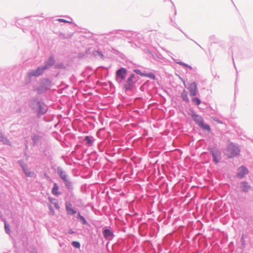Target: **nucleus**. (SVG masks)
<instances>
[{
	"label": "nucleus",
	"instance_id": "nucleus-1",
	"mask_svg": "<svg viewBox=\"0 0 253 253\" xmlns=\"http://www.w3.org/2000/svg\"><path fill=\"white\" fill-rule=\"evenodd\" d=\"M240 152L239 148L235 145L234 144H230L229 145L226 152V155L228 157L232 158L238 155Z\"/></svg>",
	"mask_w": 253,
	"mask_h": 253
},
{
	"label": "nucleus",
	"instance_id": "nucleus-2",
	"mask_svg": "<svg viewBox=\"0 0 253 253\" xmlns=\"http://www.w3.org/2000/svg\"><path fill=\"white\" fill-rule=\"evenodd\" d=\"M127 74L126 70L124 68H121L116 72V80L119 83L123 82L126 79Z\"/></svg>",
	"mask_w": 253,
	"mask_h": 253
},
{
	"label": "nucleus",
	"instance_id": "nucleus-3",
	"mask_svg": "<svg viewBox=\"0 0 253 253\" xmlns=\"http://www.w3.org/2000/svg\"><path fill=\"white\" fill-rule=\"evenodd\" d=\"M48 68V66L46 65L44 67L42 68H39L33 71L29 74L30 76H38L42 74L44 70Z\"/></svg>",
	"mask_w": 253,
	"mask_h": 253
},
{
	"label": "nucleus",
	"instance_id": "nucleus-4",
	"mask_svg": "<svg viewBox=\"0 0 253 253\" xmlns=\"http://www.w3.org/2000/svg\"><path fill=\"white\" fill-rule=\"evenodd\" d=\"M135 77V75L132 74L130 75L129 78L127 79L126 84H125V87L126 90H130L132 88L133 85V79Z\"/></svg>",
	"mask_w": 253,
	"mask_h": 253
},
{
	"label": "nucleus",
	"instance_id": "nucleus-5",
	"mask_svg": "<svg viewBox=\"0 0 253 253\" xmlns=\"http://www.w3.org/2000/svg\"><path fill=\"white\" fill-rule=\"evenodd\" d=\"M190 94L191 96H195L197 94L198 88L197 85L195 82L191 83L189 87Z\"/></svg>",
	"mask_w": 253,
	"mask_h": 253
},
{
	"label": "nucleus",
	"instance_id": "nucleus-6",
	"mask_svg": "<svg viewBox=\"0 0 253 253\" xmlns=\"http://www.w3.org/2000/svg\"><path fill=\"white\" fill-rule=\"evenodd\" d=\"M248 172V170L247 168L242 167L239 168V172L237 174V176L238 177L242 178L243 177L245 174H246Z\"/></svg>",
	"mask_w": 253,
	"mask_h": 253
},
{
	"label": "nucleus",
	"instance_id": "nucleus-7",
	"mask_svg": "<svg viewBox=\"0 0 253 253\" xmlns=\"http://www.w3.org/2000/svg\"><path fill=\"white\" fill-rule=\"evenodd\" d=\"M65 205L66 211L68 214L72 215L76 213V211L72 208V205L69 202H66Z\"/></svg>",
	"mask_w": 253,
	"mask_h": 253
},
{
	"label": "nucleus",
	"instance_id": "nucleus-8",
	"mask_svg": "<svg viewBox=\"0 0 253 253\" xmlns=\"http://www.w3.org/2000/svg\"><path fill=\"white\" fill-rule=\"evenodd\" d=\"M250 188V186L247 182L241 183V189L244 192H247Z\"/></svg>",
	"mask_w": 253,
	"mask_h": 253
},
{
	"label": "nucleus",
	"instance_id": "nucleus-9",
	"mask_svg": "<svg viewBox=\"0 0 253 253\" xmlns=\"http://www.w3.org/2000/svg\"><path fill=\"white\" fill-rule=\"evenodd\" d=\"M193 118L194 120L198 124V125H199L203 122V119L198 115H194L193 116Z\"/></svg>",
	"mask_w": 253,
	"mask_h": 253
},
{
	"label": "nucleus",
	"instance_id": "nucleus-10",
	"mask_svg": "<svg viewBox=\"0 0 253 253\" xmlns=\"http://www.w3.org/2000/svg\"><path fill=\"white\" fill-rule=\"evenodd\" d=\"M0 141L3 142L4 144H9V141L6 138H5L2 133L0 132Z\"/></svg>",
	"mask_w": 253,
	"mask_h": 253
},
{
	"label": "nucleus",
	"instance_id": "nucleus-11",
	"mask_svg": "<svg viewBox=\"0 0 253 253\" xmlns=\"http://www.w3.org/2000/svg\"><path fill=\"white\" fill-rule=\"evenodd\" d=\"M181 97L183 99V100L186 101V102H188L189 101V99H188V93L185 90H184L183 91V92H182L181 93Z\"/></svg>",
	"mask_w": 253,
	"mask_h": 253
},
{
	"label": "nucleus",
	"instance_id": "nucleus-12",
	"mask_svg": "<svg viewBox=\"0 0 253 253\" xmlns=\"http://www.w3.org/2000/svg\"><path fill=\"white\" fill-rule=\"evenodd\" d=\"M103 235H104V237L106 238H108L110 236H112L113 235V233H112V232H111L110 231V230H109L108 229H105L104 230Z\"/></svg>",
	"mask_w": 253,
	"mask_h": 253
},
{
	"label": "nucleus",
	"instance_id": "nucleus-13",
	"mask_svg": "<svg viewBox=\"0 0 253 253\" xmlns=\"http://www.w3.org/2000/svg\"><path fill=\"white\" fill-rule=\"evenodd\" d=\"M52 192L53 194L55 195H58L59 194L58 192V186L56 183H54Z\"/></svg>",
	"mask_w": 253,
	"mask_h": 253
},
{
	"label": "nucleus",
	"instance_id": "nucleus-14",
	"mask_svg": "<svg viewBox=\"0 0 253 253\" xmlns=\"http://www.w3.org/2000/svg\"><path fill=\"white\" fill-rule=\"evenodd\" d=\"M200 127H201L203 129L208 130L209 132L210 131L211 128L210 126L208 125L205 124L204 122H203L201 124L199 125Z\"/></svg>",
	"mask_w": 253,
	"mask_h": 253
},
{
	"label": "nucleus",
	"instance_id": "nucleus-15",
	"mask_svg": "<svg viewBox=\"0 0 253 253\" xmlns=\"http://www.w3.org/2000/svg\"><path fill=\"white\" fill-rule=\"evenodd\" d=\"M23 169L25 174L28 176H31L33 174V172L32 171H30L29 169H27L25 167H23Z\"/></svg>",
	"mask_w": 253,
	"mask_h": 253
},
{
	"label": "nucleus",
	"instance_id": "nucleus-16",
	"mask_svg": "<svg viewBox=\"0 0 253 253\" xmlns=\"http://www.w3.org/2000/svg\"><path fill=\"white\" fill-rule=\"evenodd\" d=\"M4 229L7 233L9 234L10 232V230L9 228V225L6 223V222L4 221Z\"/></svg>",
	"mask_w": 253,
	"mask_h": 253
},
{
	"label": "nucleus",
	"instance_id": "nucleus-17",
	"mask_svg": "<svg viewBox=\"0 0 253 253\" xmlns=\"http://www.w3.org/2000/svg\"><path fill=\"white\" fill-rule=\"evenodd\" d=\"M84 140L86 141V143L89 145H91L92 144V141L91 140L89 136H86L84 138Z\"/></svg>",
	"mask_w": 253,
	"mask_h": 253
},
{
	"label": "nucleus",
	"instance_id": "nucleus-18",
	"mask_svg": "<svg viewBox=\"0 0 253 253\" xmlns=\"http://www.w3.org/2000/svg\"><path fill=\"white\" fill-rule=\"evenodd\" d=\"M59 174L62 179L64 181H67V176L65 173L63 171H60Z\"/></svg>",
	"mask_w": 253,
	"mask_h": 253
},
{
	"label": "nucleus",
	"instance_id": "nucleus-19",
	"mask_svg": "<svg viewBox=\"0 0 253 253\" xmlns=\"http://www.w3.org/2000/svg\"><path fill=\"white\" fill-rule=\"evenodd\" d=\"M192 101L196 105H199L201 103V100L197 97H195L192 99Z\"/></svg>",
	"mask_w": 253,
	"mask_h": 253
},
{
	"label": "nucleus",
	"instance_id": "nucleus-20",
	"mask_svg": "<svg viewBox=\"0 0 253 253\" xmlns=\"http://www.w3.org/2000/svg\"><path fill=\"white\" fill-rule=\"evenodd\" d=\"M72 244L76 248H79L80 247V244L79 242L73 241Z\"/></svg>",
	"mask_w": 253,
	"mask_h": 253
},
{
	"label": "nucleus",
	"instance_id": "nucleus-21",
	"mask_svg": "<svg viewBox=\"0 0 253 253\" xmlns=\"http://www.w3.org/2000/svg\"><path fill=\"white\" fill-rule=\"evenodd\" d=\"M145 77H148L153 80L155 79V75L153 73L145 74Z\"/></svg>",
	"mask_w": 253,
	"mask_h": 253
},
{
	"label": "nucleus",
	"instance_id": "nucleus-22",
	"mask_svg": "<svg viewBox=\"0 0 253 253\" xmlns=\"http://www.w3.org/2000/svg\"><path fill=\"white\" fill-rule=\"evenodd\" d=\"M212 155L213 158V161L216 164L218 162L219 159L217 158V157L215 154H214L213 152H212Z\"/></svg>",
	"mask_w": 253,
	"mask_h": 253
},
{
	"label": "nucleus",
	"instance_id": "nucleus-23",
	"mask_svg": "<svg viewBox=\"0 0 253 253\" xmlns=\"http://www.w3.org/2000/svg\"><path fill=\"white\" fill-rule=\"evenodd\" d=\"M78 215L79 218H80V219L83 222V223L84 224H86V221L85 219H84V218L83 216H82L80 214V213H78Z\"/></svg>",
	"mask_w": 253,
	"mask_h": 253
},
{
	"label": "nucleus",
	"instance_id": "nucleus-24",
	"mask_svg": "<svg viewBox=\"0 0 253 253\" xmlns=\"http://www.w3.org/2000/svg\"><path fill=\"white\" fill-rule=\"evenodd\" d=\"M134 72L138 74V75H140V76H143V77H145V74H144V73H142V72H141V71L139 70H134Z\"/></svg>",
	"mask_w": 253,
	"mask_h": 253
},
{
	"label": "nucleus",
	"instance_id": "nucleus-25",
	"mask_svg": "<svg viewBox=\"0 0 253 253\" xmlns=\"http://www.w3.org/2000/svg\"><path fill=\"white\" fill-rule=\"evenodd\" d=\"M54 206L57 209H59V206L58 205V204L57 203V202H55L54 203Z\"/></svg>",
	"mask_w": 253,
	"mask_h": 253
},
{
	"label": "nucleus",
	"instance_id": "nucleus-26",
	"mask_svg": "<svg viewBox=\"0 0 253 253\" xmlns=\"http://www.w3.org/2000/svg\"><path fill=\"white\" fill-rule=\"evenodd\" d=\"M58 21L60 22H67V21L63 19H59Z\"/></svg>",
	"mask_w": 253,
	"mask_h": 253
},
{
	"label": "nucleus",
	"instance_id": "nucleus-27",
	"mask_svg": "<svg viewBox=\"0 0 253 253\" xmlns=\"http://www.w3.org/2000/svg\"><path fill=\"white\" fill-rule=\"evenodd\" d=\"M69 233H70V234H72V233H73V231H70L69 232Z\"/></svg>",
	"mask_w": 253,
	"mask_h": 253
},
{
	"label": "nucleus",
	"instance_id": "nucleus-28",
	"mask_svg": "<svg viewBox=\"0 0 253 253\" xmlns=\"http://www.w3.org/2000/svg\"><path fill=\"white\" fill-rule=\"evenodd\" d=\"M217 122H218V123H221L220 122H219V121H217Z\"/></svg>",
	"mask_w": 253,
	"mask_h": 253
}]
</instances>
